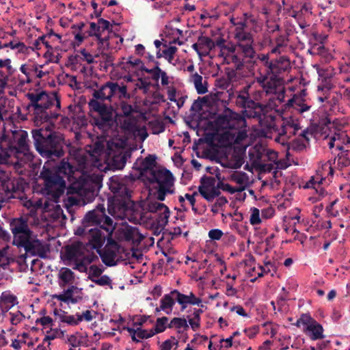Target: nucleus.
I'll list each match as a JSON object with an SVG mask.
<instances>
[{"label": "nucleus", "instance_id": "nucleus-1", "mask_svg": "<svg viewBox=\"0 0 350 350\" xmlns=\"http://www.w3.org/2000/svg\"><path fill=\"white\" fill-rule=\"evenodd\" d=\"M250 86H245L243 90L239 92L237 102L244 108L245 116L250 118H256L259 124L265 132L267 137H271L269 134L277 133L275 140L284 144L293 136L295 135L301 126L297 119L292 116L283 118L280 122L276 121L273 115H267L264 113L265 106L259 103L254 101L250 98L248 89Z\"/></svg>", "mask_w": 350, "mask_h": 350}, {"label": "nucleus", "instance_id": "nucleus-2", "mask_svg": "<svg viewBox=\"0 0 350 350\" xmlns=\"http://www.w3.org/2000/svg\"><path fill=\"white\" fill-rule=\"evenodd\" d=\"M31 134L36 150L42 157L54 160L64 156L66 139L63 133L46 126L32 129Z\"/></svg>", "mask_w": 350, "mask_h": 350}, {"label": "nucleus", "instance_id": "nucleus-3", "mask_svg": "<svg viewBox=\"0 0 350 350\" xmlns=\"http://www.w3.org/2000/svg\"><path fill=\"white\" fill-rule=\"evenodd\" d=\"M238 96L239 94L237 100H238ZM237 103L243 107V115L226 107L221 113H218L215 107H208V109L201 114V118L208 120L209 125L217 131L245 129L247 126L245 118H249L245 114V108L237 101Z\"/></svg>", "mask_w": 350, "mask_h": 350}, {"label": "nucleus", "instance_id": "nucleus-4", "mask_svg": "<svg viewBox=\"0 0 350 350\" xmlns=\"http://www.w3.org/2000/svg\"><path fill=\"white\" fill-rule=\"evenodd\" d=\"M135 180L132 176H113L109 179V189L114 194V198L111 202L113 207H119L126 210L128 207L136 206L131 200L132 190L129 184L133 183Z\"/></svg>", "mask_w": 350, "mask_h": 350}, {"label": "nucleus", "instance_id": "nucleus-5", "mask_svg": "<svg viewBox=\"0 0 350 350\" xmlns=\"http://www.w3.org/2000/svg\"><path fill=\"white\" fill-rule=\"evenodd\" d=\"M243 27L244 25L242 23H237L234 24L232 34L235 43L229 42L226 44L224 49L233 54L238 50L244 57L253 59L256 56L254 34L252 32L243 31Z\"/></svg>", "mask_w": 350, "mask_h": 350}, {"label": "nucleus", "instance_id": "nucleus-6", "mask_svg": "<svg viewBox=\"0 0 350 350\" xmlns=\"http://www.w3.org/2000/svg\"><path fill=\"white\" fill-rule=\"evenodd\" d=\"M26 96L29 100L27 109L29 110L32 107L36 117L40 116L45 121L51 118H57L58 114L51 113L49 116L46 113V110L53 105L52 92L49 94L46 91H41L38 93H27Z\"/></svg>", "mask_w": 350, "mask_h": 350}, {"label": "nucleus", "instance_id": "nucleus-7", "mask_svg": "<svg viewBox=\"0 0 350 350\" xmlns=\"http://www.w3.org/2000/svg\"><path fill=\"white\" fill-rule=\"evenodd\" d=\"M40 176L44 181L45 193L55 200L59 199L66 189V181L64 178L57 172H53L44 167Z\"/></svg>", "mask_w": 350, "mask_h": 350}, {"label": "nucleus", "instance_id": "nucleus-8", "mask_svg": "<svg viewBox=\"0 0 350 350\" xmlns=\"http://www.w3.org/2000/svg\"><path fill=\"white\" fill-rule=\"evenodd\" d=\"M26 185L23 178L10 176L4 172L0 173L1 189L8 198L21 199Z\"/></svg>", "mask_w": 350, "mask_h": 350}, {"label": "nucleus", "instance_id": "nucleus-9", "mask_svg": "<svg viewBox=\"0 0 350 350\" xmlns=\"http://www.w3.org/2000/svg\"><path fill=\"white\" fill-rule=\"evenodd\" d=\"M17 247L24 248L26 254L31 256H38L40 258H46L47 254L50 252V245L36 239H32L31 236L20 238Z\"/></svg>", "mask_w": 350, "mask_h": 350}, {"label": "nucleus", "instance_id": "nucleus-10", "mask_svg": "<svg viewBox=\"0 0 350 350\" xmlns=\"http://www.w3.org/2000/svg\"><path fill=\"white\" fill-rule=\"evenodd\" d=\"M100 211H105L104 204H98L96 208L88 211L82 219L81 226L77 228L76 234L81 235L85 234L90 227H98L100 224Z\"/></svg>", "mask_w": 350, "mask_h": 350}, {"label": "nucleus", "instance_id": "nucleus-11", "mask_svg": "<svg viewBox=\"0 0 350 350\" xmlns=\"http://www.w3.org/2000/svg\"><path fill=\"white\" fill-rule=\"evenodd\" d=\"M10 229L14 235L13 245H16L20 238L31 236L33 232L28 226V219L26 217H21L12 219L10 224Z\"/></svg>", "mask_w": 350, "mask_h": 350}, {"label": "nucleus", "instance_id": "nucleus-12", "mask_svg": "<svg viewBox=\"0 0 350 350\" xmlns=\"http://www.w3.org/2000/svg\"><path fill=\"white\" fill-rule=\"evenodd\" d=\"M107 234V232L99 227H94L88 229L85 234L80 236H84L88 240V246H90L92 249L97 251L103 246L107 236L109 235Z\"/></svg>", "mask_w": 350, "mask_h": 350}, {"label": "nucleus", "instance_id": "nucleus-13", "mask_svg": "<svg viewBox=\"0 0 350 350\" xmlns=\"http://www.w3.org/2000/svg\"><path fill=\"white\" fill-rule=\"evenodd\" d=\"M150 183H157L159 187L174 186V178L172 173L167 169L152 170L150 176L148 178Z\"/></svg>", "mask_w": 350, "mask_h": 350}, {"label": "nucleus", "instance_id": "nucleus-14", "mask_svg": "<svg viewBox=\"0 0 350 350\" xmlns=\"http://www.w3.org/2000/svg\"><path fill=\"white\" fill-rule=\"evenodd\" d=\"M291 62L287 56L283 55L272 59L271 65L267 70L273 79H282L280 75L291 70Z\"/></svg>", "mask_w": 350, "mask_h": 350}, {"label": "nucleus", "instance_id": "nucleus-15", "mask_svg": "<svg viewBox=\"0 0 350 350\" xmlns=\"http://www.w3.org/2000/svg\"><path fill=\"white\" fill-rule=\"evenodd\" d=\"M12 137L14 143L9 145L10 149L15 150L17 153L27 154L29 151L27 132L24 130L15 131L12 133Z\"/></svg>", "mask_w": 350, "mask_h": 350}, {"label": "nucleus", "instance_id": "nucleus-16", "mask_svg": "<svg viewBox=\"0 0 350 350\" xmlns=\"http://www.w3.org/2000/svg\"><path fill=\"white\" fill-rule=\"evenodd\" d=\"M172 294H175V299L180 305L181 311H184L188 305H196L202 308L204 307V305L202 304V299L200 297H196L193 292H189L188 295H185L174 289L172 291Z\"/></svg>", "mask_w": 350, "mask_h": 350}, {"label": "nucleus", "instance_id": "nucleus-17", "mask_svg": "<svg viewBox=\"0 0 350 350\" xmlns=\"http://www.w3.org/2000/svg\"><path fill=\"white\" fill-rule=\"evenodd\" d=\"M248 2L254 12L264 15L265 18L269 16L275 5L274 0H248Z\"/></svg>", "mask_w": 350, "mask_h": 350}, {"label": "nucleus", "instance_id": "nucleus-18", "mask_svg": "<svg viewBox=\"0 0 350 350\" xmlns=\"http://www.w3.org/2000/svg\"><path fill=\"white\" fill-rule=\"evenodd\" d=\"M303 331L312 340H317L324 338L323 326L312 317L306 327H304Z\"/></svg>", "mask_w": 350, "mask_h": 350}, {"label": "nucleus", "instance_id": "nucleus-19", "mask_svg": "<svg viewBox=\"0 0 350 350\" xmlns=\"http://www.w3.org/2000/svg\"><path fill=\"white\" fill-rule=\"evenodd\" d=\"M17 297L9 292H3L0 296V310L3 315L18 304Z\"/></svg>", "mask_w": 350, "mask_h": 350}, {"label": "nucleus", "instance_id": "nucleus-20", "mask_svg": "<svg viewBox=\"0 0 350 350\" xmlns=\"http://www.w3.org/2000/svg\"><path fill=\"white\" fill-rule=\"evenodd\" d=\"M96 252L100 257L102 262L106 266L113 267L117 265L116 258L117 257V254L119 252L118 251L104 247L103 250H102V248L98 250Z\"/></svg>", "mask_w": 350, "mask_h": 350}, {"label": "nucleus", "instance_id": "nucleus-21", "mask_svg": "<svg viewBox=\"0 0 350 350\" xmlns=\"http://www.w3.org/2000/svg\"><path fill=\"white\" fill-rule=\"evenodd\" d=\"M122 234L125 241H131L133 243H139L144 238L137 228L129 225L122 229Z\"/></svg>", "mask_w": 350, "mask_h": 350}, {"label": "nucleus", "instance_id": "nucleus-22", "mask_svg": "<svg viewBox=\"0 0 350 350\" xmlns=\"http://www.w3.org/2000/svg\"><path fill=\"white\" fill-rule=\"evenodd\" d=\"M109 87V93L111 98L116 97L119 99H129L131 94L127 92V87L123 83L120 85L117 82H111Z\"/></svg>", "mask_w": 350, "mask_h": 350}, {"label": "nucleus", "instance_id": "nucleus-23", "mask_svg": "<svg viewBox=\"0 0 350 350\" xmlns=\"http://www.w3.org/2000/svg\"><path fill=\"white\" fill-rule=\"evenodd\" d=\"M81 244L72 243L66 247L65 257L68 260L77 262L83 256Z\"/></svg>", "mask_w": 350, "mask_h": 350}, {"label": "nucleus", "instance_id": "nucleus-24", "mask_svg": "<svg viewBox=\"0 0 350 350\" xmlns=\"http://www.w3.org/2000/svg\"><path fill=\"white\" fill-rule=\"evenodd\" d=\"M113 122L112 113L108 110L99 114V117L94 118V124L100 129L109 128Z\"/></svg>", "mask_w": 350, "mask_h": 350}, {"label": "nucleus", "instance_id": "nucleus-25", "mask_svg": "<svg viewBox=\"0 0 350 350\" xmlns=\"http://www.w3.org/2000/svg\"><path fill=\"white\" fill-rule=\"evenodd\" d=\"M321 83L318 85L319 91L329 92L334 87L332 83V76L328 75L325 70L318 71Z\"/></svg>", "mask_w": 350, "mask_h": 350}, {"label": "nucleus", "instance_id": "nucleus-26", "mask_svg": "<svg viewBox=\"0 0 350 350\" xmlns=\"http://www.w3.org/2000/svg\"><path fill=\"white\" fill-rule=\"evenodd\" d=\"M75 278L74 272L69 268L62 267L58 273V284L61 288L72 282Z\"/></svg>", "mask_w": 350, "mask_h": 350}, {"label": "nucleus", "instance_id": "nucleus-27", "mask_svg": "<svg viewBox=\"0 0 350 350\" xmlns=\"http://www.w3.org/2000/svg\"><path fill=\"white\" fill-rule=\"evenodd\" d=\"M176 301L175 294H172L171 291L170 293L164 295L160 300V308L167 314H170Z\"/></svg>", "mask_w": 350, "mask_h": 350}, {"label": "nucleus", "instance_id": "nucleus-28", "mask_svg": "<svg viewBox=\"0 0 350 350\" xmlns=\"http://www.w3.org/2000/svg\"><path fill=\"white\" fill-rule=\"evenodd\" d=\"M131 156V153L128 151L113 155L111 159L113 168L116 170H122L126 163L127 159L130 158Z\"/></svg>", "mask_w": 350, "mask_h": 350}, {"label": "nucleus", "instance_id": "nucleus-29", "mask_svg": "<svg viewBox=\"0 0 350 350\" xmlns=\"http://www.w3.org/2000/svg\"><path fill=\"white\" fill-rule=\"evenodd\" d=\"M157 156L155 154H148L140 162V165L137 167V170L141 172L150 170V174L151 171L154 170V167L156 165Z\"/></svg>", "mask_w": 350, "mask_h": 350}, {"label": "nucleus", "instance_id": "nucleus-30", "mask_svg": "<svg viewBox=\"0 0 350 350\" xmlns=\"http://www.w3.org/2000/svg\"><path fill=\"white\" fill-rule=\"evenodd\" d=\"M100 213H101V217L100 218V224H99L98 227L107 232V234H112L114 230L112 219L106 215L105 210L100 211Z\"/></svg>", "mask_w": 350, "mask_h": 350}, {"label": "nucleus", "instance_id": "nucleus-31", "mask_svg": "<svg viewBox=\"0 0 350 350\" xmlns=\"http://www.w3.org/2000/svg\"><path fill=\"white\" fill-rule=\"evenodd\" d=\"M111 86V81H107L98 90H95L93 93V96L96 99H100L101 100H111V96L109 93V87Z\"/></svg>", "mask_w": 350, "mask_h": 350}, {"label": "nucleus", "instance_id": "nucleus-32", "mask_svg": "<svg viewBox=\"0 0 350 350\" xmlns=\"http://www.w3.org/2000/svg\"><path fill=\"white\" fill-rule=\"evenodd\" d=\"M249 21L252 23H256V20L253 18V16L249 12H245L243 14V16L241 18L231 17L230 18V22L234 27V24L237 23L239 24H241V23L243 24L244 25L243 31H245V32H250L247 29V23Z\"/></svg>", "mask_w": 350, "mask_h": 350}, {"label": "nucleus", "instance_id": "nucleus-33", "mask_svg": "<svg viewBox=\"0 0 350 350\" xmlns=\"http://www.w3.org/2000/svg\"><path fill=\"white\" fill-rule=\"evenodd\" d=\"M219 189L217 185L212 187L208 192L204 189V187H198L200 194L208 202H213L216 197H219L221 194Z\"/></svg>", "mask_w": 350, "mask_h": 350}, {"label": "nucleus", "instance_id": "nucleus-34", "mask_svg": "<svg viewBox=\"0 0 350 350\" xmlns=\"http://www.w3.org/2000/svg\"><path fill=\"white\" fill-rule=\"evenodd\" d=\"M336 149L340 150L337 155V165L343 168L350 165V159L347 156V151L344 150V147L341 144L336 145Z\"/></svg>", "mask_w": 350, "mask_h": 350}, {"label": "nucleus", "instance_id": "nucleus-35", "mask_svg": "<svg viewBox=\"0 0 350 350\" xmlns=\"http://www.w3.org/2000/svg\"><path fill=\"white\" fill-rule=\"evenodd\" d=\"M10 47L12 49H18V53L27 54L29 53V49L30 47H27L23 42H18L17 43H14L12 41H10L8 43L0 44V49Z\"/></svg>", "mask_w": 350, "mask_h": 350}, {"label": "nucleus", "instance_id": "nucleus-36", "mask_svg": "<svg viewBox=\"0 0 350 350\" xmlns=\"http://www.w3.org/2000/svg\"><path fill=\"white\" fill-rule=\"evenodd\" d=\"M168 318L162 317L157 318L154 328L150 329L154 335L163 332L167 328Z\"/></svg>", "mask_w": 350, "mask_h": 350}, {"label": "nucleus", "instance_id": "nucleus-37", "mask_svg": "<svg viewBox=\"0 0 350 350\" xmlns=\"http://www.w3.org/2000/svg\"><path fill=\"white\" fill-rule=\"evenodd\" d=\"M342 98V94L338 92H328L327 104L329 106V109L334 110Z\"/></svg>", "mask_w": 350, "mask_h": 350}, {"label": "nucleus", "instance_id": "nucleus-38", "mask_svg": "<svg viewBox=\"0 0 350 350\" xmlns=\"http://www.w3.org/2000/svg\"><path fill=\"white\" fill-rule=\"evenodd\" d=\"M77 288L75 286L72 285L66 290H64L62 294H55L52 296L53 298L57 299L59 301L64 303H69V299L73 296L74 290Z\"/></svg>", "mask_w": 350, "mask_h": 350}, {"label": "nucleus", "instance_id": "nucleus-39", "mask_svg": "<svg viewBox=\"0 0 350 350\" xmlns=\"http://www.w3.org/2000/svg\"><path fill=\"white\" fill-rule=\"evenodd\" d=\"M193 79L198 94H204L208 92V88L206 85H204L202 84L203 78L201 75L196 72L193 75Z\"/></svg>", "mask_w": 350, "mask_h": 350}, {"label": "nucleus", "instance_id": "nucleus-40", "mask_svg": "<svg viewBox=\"0 0 350 350\" xmlns=\"http://www.w3.org/2000/svg\"><path fill=\"white\" fill-rule=\"evenodd\" d=\"M288 38L284 35H280L275 39V46L271 51V53H281V49L287 46Z\"/></svg>", "mask_w": 350, "mask_h": 350}, {"label": "nucleus", "instance_id": "nucleus-41", "mask_svg": "<svg viewBox=\"0 0 350 350\" xmlns=\"http://www.w3.org/2000/svg\"><path fill=\"white\" fill-rule=\"evenodd\" d=\"M139 69L141 71H144L146 73L151 75V78L153 81H155L156 82H158L161 73L162 72V70L160 68V67H154L152 68H148L144 66V64H142V65L139 68Z\"/></svg>", "mask_w": 350, "mask_h": 350}, {"label": "nucleus", "instance_id": "nucleus-42", "mask_svg": "<svg viewBox=\"0 0 350 350\" xmlns=\"http://www.w3.org/2000/svg\"><path fill=\"white\" fill-rule=\"evenodd\" d=\"M256 59H258L261 64V68H259L260 70H267L269 66L271 65L272 59H270L269 55L268 53L263 54H256Z\"/></svg>", "mask_w": 350, "mask_h": 350}, {"label": "nucleus", "instance_id": "nucleus-43", "mask_svg": "<svg viewBox=\"0 0 350 350\" xmlns=\"http://www.w3.org/2000/svg\"><path fill=\"white\" fill-rule=\"evenodd\" d=\"M172 323H174L175 328L178 329V333L179 334L189 329L187 321L185 318L174 317L172 319Z\"/></svg>", "mask_w": 350, "mask_h": 350}, {"label": "nucleus", "instance_id": "nucleus-44", "mask_svg": "<svg viewBox=\"0 0 350 350\" xmlns=\"http://www.w3.org/2000/svg\"><path fill=\"white\" fill-rule=\"evenodd\" d=\"M198 42L200 49L206 48L208 51L215 49V42L209 37L200 36L198 37Z\"/></svg>", "mask_w": 350, "mask_h": 350}, {"label": "nucleus", "instance_id": "nucleus-45", "mask_svg": "<svg viewBox=\"0 0 350 350\" xmlns=\"http://www.w3.org/2000/svg\"><path fill=\"white\" fill-rule=\"evenodd\" d=\"M98 99H92L89 102V105L91 109L94 110V111L98 112L99 114L101 113H104L106 111H108L107 107L106 105L100 103L98 101Z\"/></svg>", "mask_w": 350, "mask_h": 350}, {"label": "nucleus", "instance_id": "nucleus-46", "mask_svg": "<svg viewBox=\"0 0 350 350\" xmlns=\"http://www.w3.org/2000/svg\"><path fill=\"white\" fill-rule=\"evenodd\" d=\"M170 213V211L168 207H166L160 213L157 219V224L159 226L164 227L167 224Z\"/></svg>", "mask_w": 350, "mask_h": 350}, {"label": "nucleus", "instance_id": "nucleus-47", "mask_svg": "<svg viewBox=\"0 0 350 350\" xmlns=\"http://www.w3.org/2000/svg\"><path fill=\"white\" fill-rule=\"evenodd\" d=\"M207 101L205 97H198V99L195 100L192 103L190 111L192 115H196V113H199L202 109V105Z\"/></svg>", "mask_w": 350, "mask_h": 350}, {"label": "nucleus", "instance_id": "nucleus-48", "mask_svg": "<svg viewBox=\"0 0 350 350\" xmlns=\"http://www.w3.org/2000/svg\"><path fill=\"white\" fill-rule=\"evenodd\" d=\"M308 52L312 55H319L323 57H326L327 55V51L322 43L314 44L308 50Z\"/></svg>", "mask_w": 350, "mask_h": 350}, {"label": "nucleus", "instance_id": "nucleus-49", "mask_svg": "<svg viewBox=\"0 0 350 350\" xmlns=\"http://www.w3.org/2000/svg\"><path fill=\"white\" fill-rule=\"evenodd\" d=\"M174 193V189H171L170 187H159L157 191V199L161 202H163L165 199L166 194H173Z\"/></svg>", "mask_w": 350, "mask_h": 350}, {"label": "nucleus", "instance_id": "nucleus-50", "mask_svg": "<svg viewBox=\"0 0 350 350\" xmlns=\"http://www.w3.org/2000/svg\"><path fill=\"white\" fill-rule=\"evenodd\" d=\"M324 178L321 177L319 181H316L314 180V178L312 177L310 181L307 183V187H314L317 190V192H318L320 196H324L325 193V190L320 186Z\"/></svg>", "mask_w": 350, "mask_h": 350}, {"label": "nucleus", "instance_id": "nucleus-51", "mask_svg": "<svg viewBox=\"0 0 350 350\" xmlns=\"http://www.w3.org/2000/svg\"><path fill=\"white\" fill-rule=\"evenodd\" d=\"M244 57L239 56L237 54H232L230 56L231 62L234 64L237 70H241L245 66Z\"/></svg>", "mask_w": 350, "mask_h": 350}, {"label": "nucleus", "instance_id": "nucleus-52", "mask_svg": "<svg viewBox=\"0 0 350 350\" xmlns=\"http://www.w3.org/2000/svg\"><path fill=\"white\" fill-rule=\"evenodd\" d=\"M177 47L170 46L167 49L163 51V57L167 60L170 64H172L175 66V64L172 62L174 54L177 52Z\"/></svg>", "mask_w": 350, "mask_h": 350}, {"label": "nucleus", "instance_id": "nucleus-53", "mask_svg": "<svg viewBox=\"0 0 350 350\" xmlns=\"http://www.w3.org/2000/svg\"><path fill=\"white\" fill-rule=\"evenodd\" d=\"M281 79H273L272 75H270L269 79L266 81L262 88L266 92H273L276 88V82L279 81Z\"/></svg>", "mask_w": 350, "mask_h": 350}, {"label": "nucleus", "instance_id": "nucleus-54", "mask_svg": "<svg viewBox=\"0 0 350 350\" xmlns=\"http://www.w3.org/2000/svg\"><path fill=\"white\" fill-rule=\"evenodd\" d=\"M201 185L199 187H204V189L208 191V187H213L215 185V178L212 176H204L200 179Z\"/></svg>", "mask_w": 350, "mask_h": 350}, {"label": "nucleus", "instance_id": "nucleus-55", "mask_svg": "<svg viewBox=\"0 0 350 350\" xmlns=\"http://www.w3.org/2000/svg\"><path fill=\"white\" fill-rule=\"evenodd\" d=\"M310 320H312V317L309 313H303L293 325L297 327H300L303 325L305 327Z\"/></svg>", "mask_w": 350, "mask_h": 350}, {"label": "nucleus", "instance_id": "nucleus-56", "mask_svg": "<svg viewBox=\"0 0 350 350\" xmlns=\"http://www.w3.org/2000/svg\"><path fill=\"white\" fill-rule=\"evenodd\" d=\"M306 148V145L301 138H296L291 143V149L295 151H302Z\"/></svg>", "mask_w": 350, "mask_h": 350}, {"label": "nucleus", "instance_id": "nucleus-57", "mask_svg": "<svg viewBox=\"0 0 350 350\" xmlns=\"http://www.w3.org/2000/svg\"><path fill=\"white\" fill-rule=\"evenodd\" d=\"M150 318V316L144 314V315H134L132 317V320L134 321L133 323V326H142L148 319Z\"/></svg>", "mask_w": 350, "mask_h": 350}, {"label": "nucleus", "instance_id": "nucleus-58", "mask_svg": "<svg viewBox=\"0 0 350 350\" xmlns=\"http://www.w3.org/2000/svg\"><path fill=\"white\" fill-rule=\"evenodd\" d=\"M166 207L165 204L159 202H150L148 204V211L151 213L161 212Z\"/></svg>", "mask_w": 350, "mask_h": 350}, {"label": "nucleus", "instance_id": "nucleus-59", "mask_svg": "<svg viewBox=\"0 0 350 350\" xmlns=\"http://www.w3.org/2000/svg\"><path fill=\"white\" fill-rule=\"evenodd\" d=\"M103 269L98 267L97 265H93L90 267V274L88 278L92 281V279H96L103 273Z\"/></svg>", "mask_w": 350, "mask_h": 350}, {"label": "nucleus", "instance_id": "nucleus-60", "mask_svg": "<svg viewBox=\"0 0 350 350\" xmlns=\"http://www.w3.org/2000/svg\"><path fill=\"white\" fill-rule=\"evenodd\" d=\"M252 214L250 216V221L252 225H256L261 223L260 218L259 210L257 208L253 207L252 209Z\"/></svg>", "mask_w": 350, "mask_h": 350}, {"label": "nucleus", "instance_id": "nucleus-61", "mask_svg": "<svg viewBox=\"0 0 350 350\" xmlns=\"http://www.w3.org/2000/svg\"><path fill=\"white\" fill-rule=\"evenodd\" d=\"M121 106V110L123 113V115L125 117L130 116L133 112H135L136 111L133 109V106L130 104H128L125 101H122L120 103Z\"/></svg>", "mask_w": 350, "mask_h": 350}, {"label": "nucleus", "instance_id": "nucleus-62", "mask_svg": "<svg viewBox=\"0 0 350 350\" xmlns=\"http://www.w3.org/2000/svg\"><path fill=\"white\" fill-rule=\"evenodd\" d=\"M208 235L211 241H219L224 235V232L220 229L214 228L209 230Z\"/></svg>", "mask_w": 350, "mask_h": 350}, {"label": "nucleus", "instance_id": "nucleus-63", "mask_svg": "<svg viewBox=\"0 0 350 350\" xmlns=\"http://www.w3.org/2000/svg\"><path fill=\"white\" fill-rule=\"evenodd\" d=\"M10 315L11 316L10 323L14 325L21 323L25 318L24 314L19 310L16 313L10 312Z\"/></svg>", "mask_w": 350, "mask_h": 350}, {"label": "nucleus", "instance_id": "nucleus-64", "mask_svg": "<svg viewBox=\"0 0 350 350\" xmlns=\"http://www.w3.org/2000/svg\"><path fill=\"white\" fill-rule=\"evenodd\" d=\"M154 336L152 330H147L142 329V327H137V333L136 337L139 338V339H148Z\"/></svg>", "mask_w": 350, "mask_h": 350}]
</instances>
